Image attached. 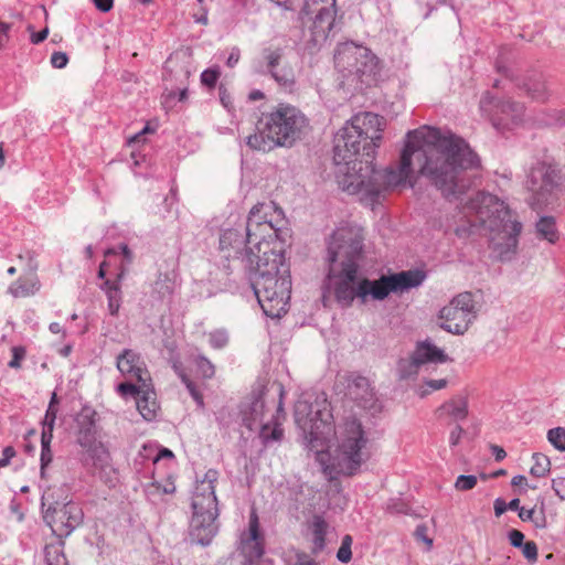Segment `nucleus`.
Returning a JSON list of instances; mask_svg holds the SVG:
<instances>
[{"label":"nucleus","mask_w":565,"mask_h":565,"mask_svg":"<svg viewBox=\"0 0 565 565\" xmlns=\"http://www.w3.org/2000/svg\"><path fill=\"white\" fill-rule=\"evenodd\" d=\"M384 118L374 113H360L334 137L333 162L342 177L339 184L352 194H361L366 203H377L388 189L414 183V167L420 175L441 191L447 199L466 190L461 172L478 168V154L467 141L451 131L422 127L409 130L397 169L377 170L373 164L375 149L382 140Z\"/></svg>","instance_id":"obj_1"},{"label":"nucleus","mask_w":565,"mask_h":565,"mask_svg":"<svg viewBox=\"0 0 565 565\" xmlns=\"http://www.w3.org/2000/svg\"><path fill=\"white\" fill-rule=\"evenodd\" d=\"M270 205L258 203L252 207L244 222L248 247L246 262L248 278L264 313L280 318L287 312L291 294L289 266L285 264L282 246L287 231L268 218Z\"/></svg>","instance_id":"obj_2"},{"label":"nucleus","mask_w":565,"mask_h":565,"mask_svg":"<svg viewBox=\"0 0 565 565\" xmlns=\"http://www.w3.org/2000/svg\"><path fill=\"white\" fill-rule=\"evenodd\" d=\"M363 242V230L350 225L337 228L328 244L329 268L324 288L333 294L337 302L343 308L351 307L358 298V270Z\"/></svg>","instance_id":"obj_3"},{"label":"nucleus","mask_w":565,"mask_h":565,"mask_svg":"<svg viewBox=\"0 0 565 565\" xmlns=\"http://www.w3.org/2000/svg\"><path fill=\"white\" fill-rule=\"evenodd\" d=\"M309 129L310 120L300 108L279 103L260 114L256 121V131L246 138V145L262 152L279 147L291 148Z\"/></svg>","instance_id":"obj_4"},{"label":"nucleus","mask_w":565,"mask_h":565,"mask_svg":"<svg viewBox=\"0 0 565 565\" xmlns=\"http://www.w3.org/2000/svg\"><path fill=\"white\" fill-rule=\"evenodd\" d=\"M471 209L476 210L479 225L489 232H498L492 236L490 247L501 262L511 260L518 252L519 236L523 225L516 214L498 196L478 192L471 200Z\"/></svg>","instance_id":"obj_5"},{"label":"nucleus","mask_w":565,"mask_h":565,"mask_svg":"<svg viewBox=\"0 0 565 565\" xmlns=\"http://www.w3.org/2000/svg\"><path fill=\"white\" fill-rule=\"evenodd\" d=\"M524 188L530 193L533 210L562 207L565 196V174L553 158L535 160L525 172Z\"/></svg>","instance_id":"obj_6"},{"label":"nucleus","mask_w":565,"mask_h":565,"mask_svg":"<svg viewBox=\"0 0 565 565\" xmlns=\"http://www.w3.org/2000/svg\"><path fill=\"white\" fill-rule=\"evenodd\" d=\"M217 475L214 469L207 470L192 495L189 534L193 543L202 546L209 545L218 532V508L214 486Z\"/></svg>","instance_id":"obj_7"},{"label":"nucleus","mask_w":565,"mask_h":565,"mask_svg":"<svg viewBox=\"0 0 565 565\" xmlns=\"http://www.w3.org/2000/svg\"><path fill=\"white\" fill-rule=\"evenodd\" d=\"M367 438L362 424L356 419H350L344 426V436L338 447L337 456L331 465L323 469L330 480L338 476H354L361 468L364 458L362 449L366 446Z\"/></svg>","instance_id":"obj_8"},{"label":"nucleus","mask_w":565,"mask_h":565,"mask_svg":"<svg viewBox=\"0 0 565 565\" xmlns=\"http://www.w3.org/2000/svg\"><path fill=\"white\" fill-rule=\"evenodd\" d=\"M334 64L343 78L355 87L371 86L375 82L377 58L364 46L343 44L334 54Z\"/></svg>","instance_id":"obj_9"},{"label":"nucleus","mask_w":565,"mask_h":565,"mask_svg":"<svg viewBox=\"0 0 565 565\" xmlns=\"http://www.w3.org/2000/svg\"><path fill=\"white\" fill-rule=\"evenodd\" d=\"M277 404H275V401L273 399L270 405V408H276V413L271 415L269 422H264L266 412L269 411V406L265 399V393L263 392L242 411L244 426L249 430H254L259 427V437L264 445H268L271 441H279L284 436L281 419L285 418V412L282 405L284 388L281 385L277 388Z\"/></svg>","instance_id":"obj_10"},{"label":"nucleus","mask_w":565,"mask_h":565,"mask_svg":"<svg viewBox=\"0 0 565 565\" xmlns=\"http://www.w3.org/2000/svg\"><path fill=\"white\" fill-rule=\"evenodd\" d=\"M337 0H305L300 11L302 24L313 47L323 44L335 26Z\"/></svg>","instance_id":"obj_11"},{"label":"nucleus","mask_w":565,"mask_h":565,"mask_svg":"<svg viewBox=\"0 0 565 565\" xmlns=\"http://www.w3.org/2000/svg\"><path fill=\"white\" fill-rule=\"evenodd\" d=\"M44 507H47L43 515L44 521L52 532L61 539L67 537L83 522V510L78 503L72 500L67 502L56 501L53 493L47 491L42 495V508Z\"/></svg>","instance_id":"obj_12"},{"label":"nucleus","mask_w":565,"mask_h":565,"mask_svg":"<svg viewBox=\"0 0 565 565\" xmlns=\"http://www.w3.org/2000/svg\"><path fill=\"white\" fill-rule=\"evenodd\" d=\"M438 318L441 320L439 327L443 330L452 334H463L477 318L472 294L466 291L454 297L440 309Z\"/></svg>","instance_id":"obj_13"},{"label":"nucleus","mask_w":565,"mask_h":565,"mask_svg":"<svg viewBox=\"0 0 565 565\" xmlns=\"http://www.w3.org/2000/svg\"><path fill=\"white\" fill-rule=\"evenodd\" d=\"M480 109L486 114L492 126L500 132L519 125L524 114V106L511 99H499L486 92L480 99Z\"/></svg>","instance_id":"obj_14"},{"label":"nucleus","mask_w":565,"mask_h":565,"mask_svg":"<svg viewBox=\"0 0 565 565\" xmlns=\"http://www.w3.org/2000/svg\"><path fill=\"white\" fill-rule=\"evenodd\" d=\"M264 72L282 88L291 90L296 84L294 68L285 61V49L269 45L262 50Z\"/></svg>","instance_id":"obj_15"},{"label":"nucleus","mask_w":565,"mask_h":565,"mask_svg":"<svg viewBox=\"0 0 565 565\" xmlns=\"http://www.w3.org/2000/svg\"><path fill=\"white\" fill-rule=\"evenodd\" d=\"M294 417L309 443L313 444L324 434V428L330 426L331 415L320 409L313 411L312 404L307 401H298L295 404Z\"/></svg>","instance_id":"obj_16"},{"label":"nucleus","mask_w":565,"mask_h":565,"mask_svg":"<svg viewBox=\"0 0 565 565\" xmlns=\"http://www.w3.org/2000/svg\"><path fill=\"white\" fill-rule=\"evenodd\" d=\"M78 460L109 489L115 488L119 482L118 470L113 466L111 456L106 446L87 454H78Z\"/></svg>","instance_id":"obj_17"},{"label":"nucleus","mask_w":565,"mask_h":565,"mask_svg":"<svg viewBox=\"0 0 565 565\" xmlns=\"http://www.w3.org/2000/svg\"><path fill=\"white\" fill-rule=\"evenodd\" d=\"M97 412L90 406H83L75 417L76 444L79 446L78 454H87L105 445L97 439Z\"/></svg>","instance_id":"obj_18"},{"label":"nucleus","mask_w":565,"mask_h":565,"mask_svg":"<svg viewBox=\"0 0 565 565\" xmlns=\"http://www.w3.org/2000/svg\"><path fill=\"white\" fill-rule=\"evenodd\" d=\"M264 535L259 529V519L255 509L249 513L248 533L242 537L239 554L242 565H258L264 555Z\"/></svg>","instance_id":"obj_19"},{"label":"nucleus","mask_w":565,"mask_h":565,"mask_svg":"<svg viewBox=\"0 0 565 565\" xmlns=\"http://www.w3.org/2000/svg\"><path fill=\"white\" fill-rule=\"evenodd\" d=\"M347 395L359 407L376 413L381 409L374 388L367 377L350 374L347 376Z\"/></svg>","instance_id":"obj_20"},{"label":"nucleus","mask_w":565,"mask_h":565,"mask_svg":"<svg viewBox=\"0 0 565 565\" xmlns=\"http://www.w3.org/2000/svg\"><path fill=\"white\" fill-rule=\"evenodd\" d=\"M244 222L236 224L234 227L222 230L220 235V249L227 252L226 258L233 257L239 260L246 269V262H243L245 250L249 246Z\"/></svg>","instance_id":"obj_21"},{"label":"nucleus","mask_w":565,"mask_h":565,"mask_svg":"<svg viewBox=\"0 0 565 565\" xmlns=\"http://www.w3.org/2000/svg\"><path fill=\"white\" fill-rule=\"evenodd\" d=\"M116 365L126 380L136 381L137 383L151 381L150 373L141 355L131 349H124L118 354Z\"/></svg>","instance_id":"obj_22"},{"label":"nucleus","mask_w":565,"mask_h":565,"mask_svg":"<svg viewBox=\"0 0 565 565\" xmlns=\"http://www.w3.org/2000/svg\"><path fill=\"white\" fill-rule=\"evenodd\" d=\"M391 292H395L391 275L382 276L377 280L363 278L358 282V298L363 303L369 296L374 300H384Z\"/></svg>","instance_id":"obj_23"},{"label":"nucleus","mask_w":565,"mask_h":565,"mask_svg":"<svg viewBox=\"0 0 565 565\" xmlns=\"http://www.w3.org/2000/svg\"><path fill=\"white\" fill-rule=\"evenodd\" d=\"M175 278L173 270L159 273L152 285V297L160 301H170L175 290Z\"/></svg>","instance_id":"obj_24"},{"label":"nucleus","mask_w":565,"mask_h":565,"mask_svg":"<svg viewBox=\"0 0 565 565\" xmlns=\"http://www.w3.org/2000/svg\"><path fill=\"white\" fill-rule=\"evenodd\" d=\"M391 277L396 292L420 286L426 278V273L420 269H411L392 274Z\"/></svg>","instance_id":"obj_25"},{"label":"nucleus","mask_w":565,"mask_h":565,"mask_svg":"<svg viewBox=\"0 0 565 565\" xmlns=\"http://www.w3.org/2000/svg\"><path fill=\"white\" fill-rule=\"evenodd\" d=\"M521 87L526 92V94L539 102H545L548 98V88L546 81L541 73H532L529 74Z\"/></svg>","instance_id":"obj_26"},{"label":"nucleus","mask_w":565,"mask_h":565,"mask_svg":"<svg viewBox=\"0 0 565 565\" xmlns=\"http://www.w3.org/2000/svg\"><path fill=\"white\" fill-rule=\"evenodd\" d=\"M437 414L439 417L443 415H448L456 422L466 419L468 416L467 397L461 395L452 397L438 407Z\"/></svg>","instance_id":"obj_27"},{"label":"nucleus","mask_w":565,"mask_h":565,"mask_svg":"<svg viewBox=\"0 0 565 565\" xmlns=\"http://www.w3.org/2000/svg\"><path fill=\"white\" fill-rule=\"evenodd\" d=\"M100 289L107 297L108 312L113 317H117L122 302L121 286L116 282H110V279H105L100 285Z\"/></svg>","instance_id":"obj_28"},{"label":"nucleus","mask_w":565,"mask_h":565,"mask_svg":"<svg viewBox=\"0 0 565 565\" xmlns=\"http://www.w3.org/2000/svg\"><path fill=\"white\" fill-rule=\"evenodd\" d=\"M154 396L156 393L151 381L148 394H141L136 401L137 408L146 420H152L157 415L158 405Z\"/></svg>","instance_id":"obj_29"},{"label":"nucleus","mask_w":565,"mask_h":565,"mask_svg":"<svg viewBox=\"0 0 565 565\" xmlns=\"http://www.w3.org/2000/svg\"><path fill=\"white\" fill-rule=\"evenodd\" d=\"M328 523L320 515H315L310 525L312 533V552L315 554L321 552L326 546V535L328 531Z\"/></svg>","instance_id":"obj_30"},{"label":"nucleus","mask_w":565,"mask_h":565,"mask_svg":"<svg viewBox=\"0 0 565 565\" xmlns=\"http://www.w3.org/2000/svg\"><path fill=\"white\" fill-rule=\"evenodd\" d=\"M39 289L40 284L38 279H28L20 277L18 280H15L9 286L8 292L12 295L14 298H25L34 295Z\"/></svg>","instance_id":"obj_31"},{"label":"nucleus","mask_w":565,"mask_h":565,"mask_svg":"<svg viewBox=\"0 0 565 565\" xmlns=\"http://www.w3.org/2000/svg\"><path fill=\"white\" fill-rule=\"evenodd\" d=\"M536 232L540 238L551 244H555L559 238L554 216H542L536 223Z\"/></svg>","instance_id":"obj_32"},{"label":"nucleus","mask_w":565,"mask_h":565,"mask_svg":"<svg viewBox=\"0 0 565 565\" xmlns=\"http://www.w3.org/2000/svg\"><path fill=\"white\" fill-rule=\"evenodd\" d=\"M416 353H417L422 364L427 363V362L444 363L448 360L446 353L441 349H439L436 345L430 344V343L420 344L417 348Z\"/></svg>","instance_id":"obj_33"},{"label":"nucleus","mask_w":565,"mask_h":565,"mask_svg":"<svg viewBox=\"0 0 565 565\" xmlns=\"http://www.w3.org/2000/svg\"><path fill=\"white\" fill-rule=\"evenodd\" d=\"M150 382L151 381H147V383H137L136 381L126 380L118 384L117 392L125 398L132 397L137 401L141 394H148Z\"/></svg>","instance_id":"obj_34"},{"label":"nucleus","mask_w":565,"mask_h":565,"mask_svg":"<svg viewBox=\"0 0 565 565\" xmlns=\"http://www.w3.org/2000/svg\"><path fill=\"white\" fill-rule=\"evenodd\" d=\"M420 365L422 362L419 361L416 352L411 358L399 359L397 363V374L399 380H407L416 375Z\"/></svg>","instance_id":"obj_35"},{"label":"nucleus","mask_w":565,"mask_h":565,"mask_svg":"<svg viewBox=\"0 0 565 565\" xmlns=\"http://www.w3.org/2000/svg\"><path fill=\"white\" fill-rule=\"evenodd\" d=\"M532 459L534 463L531 467L530 473L536 478L545 477L551 470L550 458L543 454L534 452Z\"/></svg>","instance_id":"obj_36"},{"label":"nucleus","mask_w":565,"mask_h":565,"mask_svg":"<svg viewBox=\"0 0 565 565\" xmlns=\"http://www.w3.org/2000/svg\"><path fill=\"white\" fill-rule=\"evenodd\" d=\"M44 557L46 565H67V561L61 545H46L44 548Z\"/></svg>","instance_id":"obj_37"},{"label":"nucleus","mask_w":565,"mask_h":565,"mask_svg":"<svg viewBox=\"0 0 565 565\" xmlns=\"http://www.w3.org/2000/svg\"><path fill=\"white\" fill-rule=\"evenodd\" d=\"M52 441H41V456H40V473L45 477V470L53 461V451L51 449Z\"/></svg>","instance_id":"obj_38"},{"label":"nucleus","mask_w":565,"mask_h":565,"mask_svg":"<svg viewBox=\"0 0 565 565\" xmlns=\"http://www.w3.org/2000/svg\"><path fill=\"white\" fill-rule=\"evenodd\" d=\"M548 441L559 451H565V428L556 427L547 431Z\"/></svg>","instance_id":"obj_39"},{"label":"nucleus","mask_w":565,"mask_h":565,"mask_svg":"<svg viewBox=\"0 0 565 565\" xmlns=\"http://www.w3.org/2000/svg\"><path fill=\"white\" fill-rule=\"evenodd\" d=\"M174 492H175V486H174L173 481H169L163 487L159 482L154 481V482L149 483L146 487V493L148 497H153V495H157L160 493L172 494Z\"/></svg>","instance_id":"obj_40"},{"label":"nucleus","mask_w":565,"mask_h":565,"mask_svg":"<svg viewBox=\"0 0 565 565\" xmlns=\"http://www.w3.org/2000/svg\"><path fill=\"white\" fill-rule=\"evenodd\" d=\"M352 536L347 534L342 537L341 546L337 552V558L341 563H349L352 558Z\"/></svg>","instance_id":"obj_41"},{"label":"nucleus","mask_w":565,"mask_h":565,"mask_svg":"<svg viewBox=\"0 0 565 565\" xmlns=\"http://www.w3.org/2000/svg\"><path fill=\"white\" fill-rule=\"evenodd\" d=\"M195 364L199 373L204 379H212L215 374V367L213 363L205 356L199 355L195 360Z\"/></svg>","instance_id":"obj_42"},{"label":"nucleus","mask_w":565,"mask_h":565,"mask_svg":"<svg viewBox=\"0 0 565 565\" xmlns=\"http://www.w3.org/2000/svg\"><path fill=\"white\" fill-rule=\"evenodd\" d=\"M180 377H181L182 383L185 385L186 390L189 391L190 395L192 396V398L196 402L198 406L203 407L204 406L203 395L198 390L195 383L193 381H191L184 373H180Z\"/></svg>","instance_id":"obj_43"},{"label":"nucleus","mask_w":565,"mask_h":565,"mask_svg":"<svg viewBox=\"0 0 565 565\" xmlns=\"http://www.w3.org/2000/svg\"><path fill=\"white\" fill-rule=\"evenodd\" d=\"M477 481L473 475H460L455 482V488L458 491H468L476 487Z\"/></svg>","instance_id":"obj_44"},{"label":"nucleus","mask_w":565,"mask_h":565,"mask_svg":"<svg viewBox=\"0 0 565 565\" xmlns=\"http://www.w3.org/2000/svg\"><path fill=\"white\" fill-rule=\"evenodd\" d=\"M386 511L391 514H408L409 507L402 499H391L386 504Z\"/></svg>","instance_id":"obj_45"},{"label":"nucleus","mask_w":565,"mask_h":565,"mask_svg":"<svg viewBox=\"0 0 565 565\" xmlns=\"http://www.w3.org/2000/svg\"><path fill=\"white\" fill-rule=\"evenodd\" d=\"M209 342L214 349H223L228 343V335L225 331L216 330L210 333Z\"/></svg>","instance_id":"obj_46"},{"label":"nucleus","mask_w":565,"mask_h":565,"mask_svg":"<svg viewBox=\"0 0 565 565\" xmlns=\"http://www.w3.org/2000/svg\"><path fill=\"white\" fill-rule=\"evenodd\" d=\"M220 75L221 73L218 70L207 68L201 74V83L209 88H213L216 85Z\"/></svg>","instance_id":"obj_47"},{"label":"nucleus","mask_w":565,"mask_h":565,"mask_svg":"<svg viewBox=\"0 0 565 565\" xmlns=\"http://www.w3.org/2000/svg\"><path fill=\"white\" fill-rule=\"evenodd\" d=\"M11 352H12V359L8 363V366L11 369L21 367V361L25 358V353H26L25 348L21 347V345L13 347L11 349Z\"/></svg>","instance_id":"obj_48"},{"label":"nucleus","mask_w":565,"mask_h":565,"mask_svg":"<svg viewBox=\"0 0 565 565\" xmlns=\"http://www.w3.org/2000/svg\"><path fill=\"white\" fill-rule=\"evenodd\" d=\"M520 548H522V553L524 557L531 562L534 563L537 559V545L533 541L525 542Z\"/></svg>","instance_id":"obj_49"},{"label":"nucleus","mask_w":565,"mask_h":565,"mask_svg":"<svg viewBox=\"0 0 565 565\" xmlns=\"http://www.w3.org/2000/svg\"><path fill=\"white\" fill-rule=\"evenodd\" d=\"M477 230H478L477 223L469 222L467 224L457 226L455 230V233L459 238H467L470 235L475 234L477 232Z\"/></svg>","instance_id":"obj_50"},{"label":"nucleus","mask_w":565,"mask_h":565,"mask_svg":"<svg viewBox=\"0 0 565 565\" xmlns=\"http://www.w3.org/2000/svg\"><path fill=\"white\" fill-rule=\"evenodd\" d=\"M428 527L425 524H418L415 529L414 535L416 540L427 544L428 548L433 546V540L427 535Z\"/></svg>","instance_id":"obj_51"},{"label":"nucleus","mask_w":565,"mask_h":565,"mask_svg":"<svg viewBox=\"0 0 565 565\" xmlns=\"http://www.w3.org/2000/svg\"><path fill=\"white\" fill-rule=\"evenodd\" d=\"M68 63V56L64 52H54L51 55V64L55 68H63Z\"/></svg>","instance_id":"obj_52"},{"label":"nucleus","mask_w":565,"mask_h":565,"mask_svg":"<svg viewBox=\"0 0 565 565\" xmlns=\"http://www.w3.org/2000/svg\"><path fill=\"white\" fill-rule=\"evenodd\" d=\"M552 488L559 499L565 500V477L554 478L552 480Z\"/></svg>","instance_id":"obj_53"},{"label":"nucleus","mask_w":565,"mask_h":565,"mask_svg":"<svg viewBox=\"0 0 565 565\" xmlns=\"http://www.w3.org/2000/svg\"><path fill=\"white\" fill-rule=\"evenodd\" d=\"M41 441H52L55 423L42 422Z\"/></svg>","instance_id":"obj_54"},{"label":"nucleus","mask_w":565,"mask_h":565,"mask_svg":"<svg viewBox=\"0 0 565 565\" xmlns=\"http://www.w3.org/2000/svg\"><path fill=\"white\" fill-rule=\"evenodd\" d=\"M510 544L513 547H521L524 544V534L519 530H511L509 532Z\"/></svg>","instance_id":"obj_55"},{"label":"nucleus","mask_w":565,"mask_h":565,"mask_svg":"<svg viewBox=\"0 0 565 565\" xmlns=\"http://www.w3.org/2000/svg\"><path fill=\"white\" fill-rule=\"evenodd\" d=\"M15 454L17 452L12 446L4 447L2 450V457L0 458V468L7 467Z\"/></svg>","instance_id":"obj_56"},{"label":"nucleus","mask_w":565,"mask_h":565,"mask_svg":"<svg viewBox=\"0 0 565 565\" xmlns=\"http://www.w3.org/2000/svg\"><path fill=\"white\" fill-rule=\"evenodd\" d=\"M465 433L463 428L460 425H456L449 435V444L451 447H455L459 444L462 434Z\"/></svg>","instance_id":"obj_57"},{"label":"nucleus","mask_w":565,"mask_h":565,"mask_svg":"<svg viewBox=\"0 0 565 565\" xmlns=\"http://www.w3.org/2000/svg\"><path fill=\"white\" fill-rule=\"evenodd\" d=\"M531 522H533L536 529H545L547 526V520L543 508L539 514L534 513Z\"/></svg>","instance_id":"obj_58"},{"label":"nucleus","mask_w":565,"mask_h":565,"mask_svg":"<svg viewBox=\"0 0 565 565\" xmlns=\"http://www.w3.org/2000/svg\"><path fill=\"white\" fill-rule=\"evenodd\" d=\"M95 7L102 12H108L114 6V0H93Z\"/></svg>","instance_id":"obj_59"},{"label":"nucleus","mask_w":565,"mask_h":565,"mask_svg":"<svg viewBox=\"0 0 565 565\" xmlns=\"http://www.w3.org/2000/svg\"><path fill=\"white\" fill-rule=\"evenodd\" d=\"M11 30V24L6 22H0V40H1V47L8 42V33Z\"/></svg>","instance_id":"obj_60"},{"label":"nucleus","mask_w":565,"mask_h":565,"mask_svg":"<svg viewBox=\"0 0 565 565\" xmlns=\"http://www.w3.org/2000/svg\"><path fill=\"white\" fill-rule=\"evenodd\" d=\"M493 505H494V514L497 516H500L508 510V505H507L505 501L501 498L495 499Z\"/></svg>","instance_id":"obj_61"},{"label":"nucleus","mask_w":565,"mask_h":565,"mask_svg":"<svg viewBox=\"0 0 565 565\" xmlns=\"http://www.w3.org/2000/svg\"><path fill=\"white\" fill-rule=\"evenodd\" d=\"M426 385L433 390V391H437V390H441L444 387H446L447 385V380L445 379H440V380H429L426 382Z\"/></svg>","instance_id":"obj_62"},{"label":"nucleus","mask_w":565,"mask_h":565,"mask_svg":"<svg viewBox=\"0 0 565 565\" xmlns=\"http://www.w3.org/2000/svg\"><path fill=\"white\" fill-rule=\"evenodd\" d=\"M241 54L238 49L232 50L230 56L227 57L226 64L228 67H234L239 61Z\"/></svg>","instance_id":"obj_63"},{"label":"nucleus","mask_w":565,"mask_h":565,"mask_svg":"<svg viewBox=\"0 0 565 565\" xmlns=\"http://www.w3.org/2000/svg\"><path fill=\"white\" fill-rule=\"evenodd\" d=\"M295 565H318L313 559H311L306 554H298L297 562Z\"/></svg>","instance_id":"obj_64"}]
</instances>
